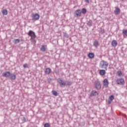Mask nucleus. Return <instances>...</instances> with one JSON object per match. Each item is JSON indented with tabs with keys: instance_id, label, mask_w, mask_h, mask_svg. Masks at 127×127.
Masks as SVG:
<instances>
[{
	"instance_id": "18",
	"label": "nucleus",
	"mask_w": 127,
	"mask_h": 127,
	"mask_svg": "<svg viewBox=\"0 0 127 127\" xmlns=\"http://www.w3.org/2000/svg\"><path fill=\"white\" fill-rule=\"evenodd\" d=\"M81 12L83 14H86V13H87V9H86V8H83L81 10Z\"/></svg>"
},
{
	"instance_id": "30",
	"label": "nucleus",
	"mask_w": 127,
	"mask_h": 127,
	"mask_svg": "<svg viewBox=\"0 0 127 127\" xmlns=\"http://www.w3.org/2000/svg\"><path fill=\"white\" fill-rule=\"evenodd\" d=\"M100 33H101V34L105 33V29H101Z\"/></svg>"
},
{
	"instance_id": "33",
	"label": "nucleus",
	"mask_w": 127,
	"mask_h": 127,
	"mask_svg": "<svg viewBox=\"0 0 127 127\" xmlns=\"http://www.w3.org/2000/svg\"><path fill=\"white\" fill-rule=\"evenodd\" d=\"M112 103V100H108V105H111V103Z\"/></svg>"
},
{
	"instance_id": "13",
	"label": "nucleus",
	"mask_w": 127,
	"mask_h": 127,
	"mask_svg": "<svg viewBox=\"0 0 127 127\" xmlns=\"http://www.w3.org/2000/svg\"><path fill=\"white\" fill-rule=\"evenodd\" d=\"M111 44L113 47H116L118 46V42L117 41V40H114L112 41Z\"/></svg>"
},
{
	"instance_id": "31",
	"label": "nucleus",
	"mask_w": 127,
	"mask_h": 127,
	"mask_svg": "<svg viewBox=\"0 0 127 127\" xmlns=\"http://www.w3.org/2000/svg\"><path fill=\"white\" fill-rule=\"evenodd\" d=\"M22 121L23 123H25V122H26V119L25 118V117H23V118H22Z\"/></svg>"
},
{
	"instance_id": "7",
	"label": "nucleus",
	"mask_w": 127,
	"mask_h": 127,
	"mask_svg": "<svg viewBox=\"0 0 127 127\" xmlns=\"http://www.w3.org/2000/svg\"><path fill=\"white\" fill-rule=\"evenodd\" d=\"M32 17L33 20H38V19H39V17H40V16H39V14L37 13L33 14Z\"/></svg>"
},
{
	"instance_id": "25",
	"label": "nucleus",
	"mask_w": 127,
	"mask_h": 127,
	"mask_svg": "<svg viewBox=\"0 0 127 127\" xmlns=\"http://www.w3.org/2000/svg\"><path fill=\"white\" fill-rule=\"evenodd\" d=\"M123 36H127V30H123Z\"/></svg>"
},
{
	"instance_id": "24",
	"label": "nucleus",
	"mask_w": 127,
	"mask_h": 127,
	"mask_svg": "<svg viewBox=\"0 0 127 127\" xmlns=\"http://www.w3.org/2000/svg\"><path fill=\"white\" fill-rule=\"evenodd\" d=\"M63 35L64 37H65V38H69V35L67 34L66 32H63Z\"/></svg>"
},
{
	"instance_id": "8",
	"label": "nucleus",
	"mask_w": 127,
	"mask_h": 127,
	"mask_svg": "<svg viewBox=\"0 0 127 127\" xmlns=\"http://www.w3.org/2000/svg\"><path fill=\"white\" fill-rule=\"evenodd\" d=\"M9 76H10V72L9 71H5L2 73V76L5 77V78H9Z\"/></svg>"
},
{
	"instance_id": "32",
	"label": "nucleus",
	"mask_w": 127,
	"mask_h": 127,
	"mask_svg": "<svg viewBox=\"0 0 127 127\" xmlns=\"http://www.w3.org/2000/svg\"><path fill=\"white\" fill-rule=\"evenodd\" d=\"M24 68H27V64H23Z\"/></svg>"
},
{
	"instance_id": "16",
	"label": "nucleus",
	"mask_w": 127,
	"mask_h": 127,
	"mask_svg": "<svg viewBox=\"0 0 127 127\" xmlns=\"http://www.w3.org/2000/svg\"><path fill=\"white\" fill-rule=\"evenodd\" d=\"M99 74L100 75H102V76H104V75H105V74H106V70H105V69H101V70H100Z\"/></svg>"
},
{
	"instance_id": "2",
	"label": "nucleus",
	"mask_w": 127,
	"mask_h": 127,
	"mask_svg": "<svg viewBox=\"0 0 127 127\" xmlns=\"http://www.w3.org/2000/svg\"><path fill=\"white\" fill-rule=\"evenodd\" d=\"M108 66H109V64L108 62L105 61H102L99 64V67L102 68V69L104 68L107 70V68H108Z\"/></svg>"
},
{
	"instance_id": "28",
	"label": "nucleus",
	"mask_w": 127,
	"mask_h": 127,
	"mask_svg": "<svg viewBox=\"0 0 127 127\" xmlns=\"http://www.w3.org/2000/svg\"><path fill=\"white\" fill-rule=\"evenodd\" d=\"M114 99V95H111L109 98V100H110V101H113Z\"/></svg>"
},
{
	"instance_id": "14",
	"label": "nucleus",
	"mask_w": 127,
	"mask_h": 127,
	"mask_svg": "<svg viewBox=\"0 0 127 127\" xmlns=\"http://www.w3.org/2000/svg\"><path fill=\"white\" fill-rule=\"evenodd\" d=\"M86 24L88 26L91 27L93 25V21L92 20H87Z\"/></svg>"
},
{
	"instance_id": "36",
	"label": "nucleus",
	"mask_w": 127,
	"mask_h": 127,
	"mask_svg": "<svg viewBox=\"0 0 127 127\" xmlns=\"http://www.w3.org/2000/svg\"><path fill=\"white\" fill-rule=\"evenodd\" d=\"M122 0V1H124V0Z\"/></svg>"
},
{
	"instance_id": "23",
	"label": "nucleus",
	"mask_w": 127,
	"mask_h": 127,
	"mask_svg": "<svg viewBox=\"0 0 127 127\" xmlns=\"http://www.w3.org/2000/svg\"><path fill=\"white\" fill-rule=\"evenodd\" d=\"M93 45L95 46V47H98L99 46V42L94 41L93 43Z\"/></svg>"
},
{
	"instance_id": "27",
	"label": "nucleus",
	"mask_w": 127,
	"mask_h": 127,
	"mask_svg": "<svg viewBox=\"0 0 127 127\" xmlns=\"http://www.w3.org/2000/svg\"><path fill=\"white\" fill-rule=\"evenodd\" d=\"M52 81H53V79L51 78H49L47 79L48 83H52Z\"/></svg>"
},
{
	"instance_id": "5",
	"label": "nucleus",
	"mask_w": 127,
	"mask_h": 127,
	"mask_svg": "<svg viewBox=\"0 0 127 127\" xmlns=\"http://www.w3.org/2000/svg\"><path fill=\"white\" fill-rule=\"evenodd\" d=\"M116 81L118 85H121V86L125 85V79L123 78H118L117 79Z\"/></svg>"
},
{
	"instance_id": "12",
	"label": "nucleus",
	"mask_w": 127,
	"mask_h": 127,
	"mask_svg": "<svg viewBox=\"0 0 127 127\" xmlns=\"http://www.w3.org/2000/svg\"><path fill=\"white\" fill-rule=\"evenodd\" d=\"M51 72H52L51 68L49 67L46 68L45 70V72L46 73V74H47V75H49V74H50Z\"/></svg>"
},
{
	"instance_id": "15",
	"label": "nucleus",
	"mask_w": 127,
	"mask_h": 127,
	"mask_svg": "<svg viewBox=\"0 0 127 127\" xmlns=\"http://www.w3.org/2000/svg\"><path fill=\"white\" fill-rule=\"evenodd\" d=\"M95 56V55L93 53H89L88 55V57L89 58V59H92V58H94Z\"/></svg>"
},
{
	"instance_id": "11",
	"label": "nucleus",
	"mask_w": 127,
	"mask_h": 127,
	"mask_svg": "<svg viewBox=\"0 0 127 127\" xmlns=\"http://www.w3.org/2000/svg\"><path fill=\"white\" fill-rule=\"evenodd\" d=\"M98 95V92L95 90H92L90 93V97H93V96H97Z\"/></svg>"
},
{
	"instance_id": "26",
	"label": "nucleus",
	"mask_w": 127,
	"mask_h": 127,
	"mask_svg": "<svg viewBox=\"0 0 127 127\" xmlns=\"http://www.w3.org/2000/svg\"><path fill=\"white\" fill-rule=\"evenodd\" d=\"M117 74H118V76H122V75H123V72H122V71L119 70V71H117Z\"/></svg>"
},
{
	"instance_id": "34",
	"label": "nucleus",
	"mask_w": 127,
	"mask_h": 127,
	"mask_svg": "<svg viewBox=\"0 0 127 127\" xmlns=\"http://www.w3.org/2000/svg\"><path fill=\"white\" fill-rule=\"evenodd\" d=\"M84 1L86 2V3H90V1L89 0H85Z\"/></svg>"
},
{
	"instance_id": "9",
	"label": "nucleus",
	"mask_w": 127,
	"mask_h": 127,
	"mask_svg": "<svg viewBox=\"0 0 127 127\" xmlns=\"http://www.w3.org/2000/svg\"><path fill=\"white\" fill-rule=\"evenodd\" d=\"M9 78L10 80H15L16 79V75L14 73H10Z\"/></svg>"
},
{
	"instance_id": "35",
	"label": "nucleus",
	"mask_w": 127,
	"mask_h": 127,
	"mask_svg": "<svg viewBox=\"0 0 127 127\" xmlns=\"http://www.w3.org/2000/svg\"><path fill=\"white\" fill-rule=\"evenodd\" d=\"M55 72L56 73V74H58V73H59V70H55Z\"/></svg>"
},
{
	"instance_id": "4",
	"label": "nucleus",
	"mask_w": 127,
	"mask_h": 127,
	"mask_svg": "<svg viewBox=\"0 0 127 127\" xmlns=\"http://www.w3.org/2000/svg\"><path fill=\"white\" fill-rule=\"evenodd\" d=\"M74 16L75 17H81L82 16V13L81 12V9H76L74 13Z\"/></svg>"
},
{
	"instance_id": "10",
	"label": "nucleus",
	"mask_w": 127,
	"mask_h": 127,
	"mask_svg": "<svg viewBox=\"0 0 127 127\" xmlns=\"http://www.w3.org/2000/svg\"><path fill=\"white\" fill-rule=\"evenodd\" d=\"M103 86H105L106 88L109 86V81L107 79H105L103 81Z\"/></svg>"
},
{
	"instance_id": "17",
	"label": "nucleus",
	"mask_w": 127,
	"mask_h": 127,
	"mask_svg": "<svg viewBox=\"0 0 127 127\" xmlns=\"http://www.w3.org/2000/svg\"><path fill=\"white\" fill-rule=\"evenodd\" d=\"M114 12L116 14H119L120 12H121V9H120V8H117L115 11Z\"/></svg>"
},
{
	"instance_id": "1",
	"label": "nucleus",
	"mask_w": 127,
	"mask_h": 127,
	"mask_svg": "<svg viewBox=\"0 0 127 127\" xmlns=\"http://www.w3.org/2000/svg\"><path fill=\"white\" fill-rule=\"evenodd\" d=\"M57 82L60 84V86L63 88V87H65V86H72V84H73V82L66 81L65 82H64V81L62 80V78H59L57 79Z\"/></svg>"
},
{
	"instance_id": "3",
	"label": "nucleus",
	"mask_w": 127,
	"mask_h": 127,
	"mask_svg": "<svg viewBox=\"0 0 127 127\" xmlns=\"http://www.w3.org/2000/svg\"><path fill=\"white\" fill-rule=\"evenodd\" d=\"M28 35L30 36L31 37V39H32L33 40L35 39L37 37L36 35H35V32L32 30L29 31Z\"/></svg>"
},
{
	"instance_id": "6",
	"label": "nucleus",
	"mask_w": 127,
	"mask_h": 127,
	"mask_svg": "<svg viewBox=\"0 0 127 127\" xmlns=\"http://www.w3.org/2000/svg\"><path fill=\"white\" fill-rule=\"evenodd\" d=\"M95 88L97 90H100L102 87L101 86V82L99 81H96L95 83Z\"/></svg>"
},
{
	"instance_id": "19",
	"label": "nucleus",
	"mask_w": 127,
	"mask_h": 127,
	"mask_svg": "<svg viewBox=\"0 0 127 127\" xmlns=\"http://www.w3.org/2000/svg\"><path fill=\"white\" fill-rule=\"evenodd\" d=\"M40 51H42V52H45V51H46L45 46H42L40 48Z\"/></svg>"
},
{
	"instance_id": "20",
	"label": "nucleus",
	"mask_w": 127,
	"mask_h": 127,
	"mask_svg": "<svg viewBox=\"0 0 127 127\" xmlns=\"http://www.w3.org/2000/svg\"><path fill=\"white\" fill-rule=\"evenodd\" d=\"M13 43H14L15 44H17V43H19V42H20V40H19V39H15L13 41Z\"/></svg>"
},
{
	"instance_id": "21",
	"label": "nucleus",
	"mask_w": 127,
	"mask_h": 127,
	"mask_svg": "<svg viewBox=\"0 0 127 127\" xmlns=\"http://www.w3.org/2000/svg\"><path fill=\"white\" fill-rule=\"evenodd\" d=\"M2 13L3 15H6L7 14V10L6 9H3L2 10Z\"/></svg>"
},
{
	"instance_id": "22",
	"label": "nucleus",
	"mask_w": 127,
	"mask_h": 127,
	"mask_svg": "<svg viewBox=\"0 0 127 127\" xmlns=\"http://www.w3.org/2000/svg\"><path fill=\"white\" fill-rule=\"evenodd\" d=\"M52 93L54 96H55V97H57V96H58V92L55 90H53Z\"/></svg>"
},
{
	"instance_id": "29",
	"label": "nucleus",
	"mask_w": 127,
	"mask_h": 127,
	"mask_svg": "<svg viewBox=\"0 0 127 127\" xmlns=\"http://www.w3.org/2000/svg\"><path fill=\"white\" fill-rule=\"evenodd\" d=\"M50 124L49 123H45L44 125V127H50Z\"/></svg>"
}]
</instances>
